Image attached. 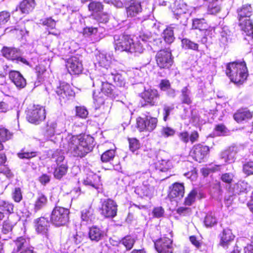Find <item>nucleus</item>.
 <instances>
[{"mask_svg": "<svg viewBox=\"0 0 253 253\" xmlns=\"http://www.w3.org/2000/svg\"><path fill=\"white\" fill-rule=\"evenodd\" d=\"M141 3L137 0H131L126 7V14L128 17H134L142 11Z\"/></svg>", "mask_w": 253, "mask_h": 253, "instance_id": "nucleus-16", "label": "nucleus"}, {"mask_svg": "<svg viewBox=\"0 0 253 253\" xmlns=\"http://www.w3.org/2000/svg\"><path fill=\"white\" fill-rule=\"evenodd\" d=\"M9 77L17 88H22L26 85V80L18 71H11L9 73Z\"/></svg>", "mask_w": 253, "mask_h": 253, "instance_id": "nucleus-19", "label": "nucleus"}, {"mask_svg": "<svg viewBox=\"0 0 253 253\" xmlns=\"http://www.w3.org/2000/svg\"><path fill=\"white\" fill-rule=\"evenodd\" d=\"M42 24L47 27L53 29L55 28L56 25V21L55 20L53 19L51 17H49L43 19L42 20Z\"/></svg>", "mask_w": 253, "mask_h": 253, "instance_id": "nucleus-56", "label": "nucleus"}, {"mask_svg": "<svg viewBox=\"0 0 253 253\" xmlns=\"http://www.w3.org/2000/svg\"><path fill=\"white\" fill-rule=\"evenodd\" d=\"M103 9V6L100 2L92 1L88 5V9L92 13H98Z\"/></svg>", "mask_w": 253, "mask_h": 253, "instance_id": "nucleus-40", "label": "nucleus"}, {"mask_svg": "<svg viewBox=\"0 0 253 253\" xmlns=\"http://www.w3.org/2000/svg\"><path fill=\"white\" fill-rule=\"evenodd\" d=\"M130 150L134 152L139 148L140 144L138 140L136 138L128 139Z\"/></svg>", "mask_w": 253, "mask_h": 253, "instance_id": "nucleus-53", "label": "nucleus"}, {"mask_svg": "<svg viewBox=\"0 0 253 253\" xmlns=\"http://www.w3.org/2000/svg\"><path fill=\"white\" fill-rule=\"evenodd\" d=\"M135 243V240L133 238L129 236H127L124 237L120 242V244L124 245L126 250L131 249Z\"/></svg>", "mask_w": 253, "mask_h": 253, "instance_id": "nucleus-39", "label": "nucleus"}, {"mask_svg": "<svg viewBox=\"0 0 253 253\" xmlns=\"http://www.w3.org/2000/svg\"><path fill=\"white\" fill-rule=\"evenodd\" d=\"M204 223L207 227H211L217 223V220L214 215L211 212L207 214L205 218Z\"/></svg>", "mask_w": 253, "mask_h": 253, "instance_id": "nucleus-41", "label": "nucleus"}, {"mask_svg": "<svg viewBox=\"0 0 253 253\" xmlns=\"http://www.w3.org/2000/svg\"><path fill=\"white\" fill-rule=\"evenodd\" d=\"M10 17V14L6 11H2L0 12V25L4 24L6 23Z\"/></svg>", "mask_w": 253, "mask_h": 253, "instance_id": "nucleus-62", "label": "nucleus"}, {"mask_svg": "<svg viewBox=\"0 0 253 253\" xmlns=\"http://www.w3.org/2000/svg\"><path fill=\"white\" fill-rule=\"evenodd\" d=\"M117 205L113 200L108 199L104 200L100 208V213L106 218H113L117 215Z\"/></svg>", "mask_w": 253, "mask_h": 253, "instance_id": "nucleus-9", "label": "nucleus"}, {"mask_svg": "<svg viewBox=\"0 0 253 253\" xmlns=\"http://www.w3.org/2000/svg\"><path fill=\"white\" fill-rule=\"evenodd\" d=\"M209 151V147L198 144L193 147L192 156L196 161L201 163L208 155Z\"/></svg>", "mask_w": 253, "mask_h": 253, "instance_id": "nucleus-14", "label": "nucleus"}, {"mask_svg": "<svg viewBox=\"0 0 253 253\" xmlns=\"http://www.w3.org/2000/svg\"><path fill=\"white\" fill-rule=\"evenodd\" d=\"M197 192L195 190H192L186 198L185 203L186 205L190 206L195 201Z\"/></svg>", "mask_w": 253, "mask_h": 253, "instance_id": "nucleus-52", "label": "nucleus"}, {"mask_svg": "<svg viewBox=\"0 0 253 253\" xmlns=\"http://www.w3.org/2000/svg\"><path fill=\"white\" fill-rule=\"evenodd\" d=\"M170 192L169 194V197L170 199H174L175 198L180 199L182 198L184 194V187L182 184L175 183L171 188H170Z\"/></svg>", "mask_w": 253, "mask_h": 253, "instance_id": "nucleus-20", "label": "nucleus"}, {"mask_svg": "<svg viewBox=\"0 0 253 253\" xmlns=\"http://www.w3.org/2000/svg\"><path fill=\"white\" fill-rule=\"evenodd\" d=\"M57 127V124L54 121H50L47 123L46 134L47 136L51 137L54 135L55 132V128Z\"/></svg>", "mask_w": 253, "mask_h": 253, "instance_id": "nucleus-44", "label": "nucleus"}, {"mask_svg": "<svg viewBox=\"0 0 253 253\" xmlns=\"http://www.w3.org/2000/svg\"><path fill=\"white\" fill-rule=\"evenodd\" d=\"M12 199L15 202L19 203L22 199L21 189L19 187L14 188L12 192Z\"/></svg>", "mask_w": 253, "mask_h": 253, "instance_id": "nucleus-47", "label": "nucleus"}, {"mask_svg": "<svg viewBox=\"0 0 253 253\" xmlns=\"http://www.w3.org/2000/svg\"><path fill=\"white\" fill-rule=\"evenodd\" d=\"M114 86L108 82H102L101 91L107 96L112 94Z\"/></svg>", "mask_w": 253, "mask_h": 253, "instance_id": "nucleus-45", "label": "nucleus"}, {"mask_svg": "<svg viewBox=\"0 0 253 253\" xmlns=\"http://www.w3.org/2000/svg\"><path fill=\"white\" fill-rule=\"evenodd\" d=\"M97 32L96 28L86 27L83 30V35L84 37H88L92 35L96 34Z\"/></svg>", "mask_w": 253, "mask_h": 253, "instance_id": "nucleus-61", "label": "nucleus"}, {"mask_svg": "<svg viewBox=\"0 0 253 253\" xmlns=\"http://www.w3.org/2000/svg\"><path fill=\"white\" fill-rule=\"evenodd\" d=\"M15 246L14 248V251L15 252H21L22 250L33 248L30 245L29 239L23 237L18 238L15 241Z\"/></svg>", "mask_w": 253, "mask_h": 253, "instance_id": "nucleus-24", "label": "nucleus"}, {"mask_svg": "<svg viewBox=\"0 0 253 253\" xmlns=\"http://www.w3.org/2000/svg\"><path fill=\"white\" fill-rule=\"evenodd\" d=\"M252 8L250 5H244L238 10L239 20L242 30L251 39L253 34V23L250 19L252 15Z\"/></svg>", "mask_w": 253, "mask_h": 253, "instance_id": "nucleus-3", "label": "nucleus"}, {"mask_svg": "<svg viewBox=\"0 0 253 253\" xmlns=\"http://www.w3.org/2000/svg\"><path fill=\"white\" fill-rule=\"evenodd\" d=\"M220 236V245L226 250V253H239L238 247L232 245L235 237L231 230L224 229Z\"/></svg>", "mask_w": 253, "mask_h": 253, "instance_id": "nucleus-4", "label": "nucleus"}, {"mask_svg": "<svg viewBox=\"0 0 253 253\" xmlns=\"http://www.w3.org/2000/svg\"><path fill=\"white\" fill-rule=\"evenodd\" d=\"M156 59L158 65L161 68L168 69L173 63L171 52L165 49L161 50L157 52Z\"/></svg>", "mask_w": 253, "mask_h": 253, "instance_id": "nucleus-8", "label": "nucleus"}, {"mask_svg": "<svg viewBox=\"0 0 253 253\" xmlns=\"http://www.w3.org/2000/svg\"><path fill=\"white\" fill-rule=\"evenodd\" d=\"M220 9V6L216 2H212L209 5L208 12L210 14H216Z\"/></svg>", "mask_w": 253, "mask_h": 253, "instance_id": "nucleus-50", "label": "nucleus"}, {"mask_svg": "<svg viewBox=\"0 0 253 253\" xmlns=\"http://www.w3.org/2000/svg\"><path fill=\"white\" fill-rule=\"evenodd\" d=\"M35 6L34 0H24L19 5V9L22 13H28Z\"/></svg>", "mask_w": 253, "mask_h": 253, "instance_id": "nucleus-29", "label": "nucleus"}, {"mask_svg": "<svg viewBox=\"0 0 253 253\" xmlns=\"http://www.w3.org/2000/svg\"><path fill=\"white\" fill-rule=\"evenodd\" d=\"M56 92L60 97V99L61 100L62 98L64 100L68 99L70 97L73 96L75 94L71 86L66 83L61 84L57 88Z\"/></svg>", "mask_w": 253, "mask_h": 253, "instance_id": "nucleus-18", "label": "nucleus"}, {"mask_svg": "<svg viewBox=\"0 0 253 253\" xmlns=\"http://www.w3.org/2000/svg\"><path fill=\"white\" fill-rule=\"evenodd\" d=\"M241 147L236 145H232L222 151L220 154V158L225 163L231 164L236 159V155L240 151Z\"/></svg>", "mask_w": 253, "mask_h": 253, "instance_id": "nucleus-11", "label": "nucleus"}, {"mask_svg": "<svg viewBox=\"0 0 253 253\" xmlns=\"http://www.w3.org/2000/svg\"><path fill=\"white\" fill-rule=\"evenodd\" d=\"M115 49L119 51H127L132 40L128 35H115L114 37Z\"/></svg>", "mask_w": 253, "mask_h": 253, "instance_id": "nucleus-10", "label": "nucleus"}, {"mask_svg": "<svg viewBox=\"0 0 253 253\" xmlns=\"http://www.w3.org/2000/svg\"><path fill=\"white\" fill-rule=\"evenodd\" d=\"M13 228V224L9 221H4L2 225V233L4 234H8L10 233Z\"/></svg>", "mask_w": 253, "mask_h": 253, "instance_id": "nucleus-54", "label": "nucleus"}, {"mask_svg": "<svg viewBox=\"0 0 253 253\" xmlns=\"http://www.w3.org/2000/svg\"><path fill=\"white\" fill-rule=\"evenodd\" d=\"M36 231L40 234L44 235L46 238H48V231L49 222L48 220L43 217L36 219L35 221Z\"/></svg>", "mask_w": 253, "mask_h": 253, "instance_id": "nucleus-15", "label": "nucleus"}, {"mask_svg": "<svg viewBox=\"0 0 253 253\" xmlns=\"http://www.w3.org/2000/svg\"><path fill=\"white\" fill-rule=\"evenodd\" d=\"M1 52L4 57L11 60H16L20 53L17 49L7 47H4Z\"/></svg>", "mask_w": 253, "mask_h": 253, "instance_id": "nucleus-26", "label": "nucleus"}, {"mask_svg": "<svg viewBox=\"0 0 253 253\" xmlns=\"http://www.w3.org/2000/svg\"><path fill=\"white\" fill-rule=\"evenodd\" d=\"M135 192L141 197H151L153 193V187L143 183L141 186L137 187Z\"/></svg>", "mask_w": 253, "mask_h": 253, "instance_id": "nucleus-27", "label": "nucleus"}, {"mask_svg": "<svg viewBox=\"0 0 253 253\" xmlns=\"http://www.w3.org/2000/svg\"><path fill=\"white\" fill-rule=\"evenodd\" d=\"M115 155V151L111 149L105 152L101 157V161L103 162H108L112 160Z\"/></svg>", "mask_w": 253, "mask_h": 253, "instance_id": "nucleus-42", "label": "nucleus"}, {"mask_svg": "<svg viewBox=\"0 0 253 253\" xmlns=\"http://www.w3.org/2000/svg\"><path fill=\"white\" fill-rule=\"evenodd\" d=\"M85 185L91 186L95 189H98L100 184V177L96 174L89 175L84 180Z\"/></svg>", "mask_w": 253, "mask_h": 253, "instance_id": "nucleus-28", "label": "nucleus"}, {"mask_svg": "<svg viewBox=\"0 0 253 253\" xmlns=\"http://www.w3.org/2000/svg\"><path fill=\"white\" fill-rule=\"evenodd\" d=\"M0 208L2 211L10 214L13 212L14 205L13 204L0 198Z\"/></svg>", "mask_w": 253, "mask_h": 253, "instance_id": "nucleus-37", "label": "nucleus"}, {"mask_svg": "<svg viewBox=\"0 0 253 253\" xmlns=\"http://www.w3.org/2000/svg\"><path fill=\"white\" fill-rule=\"evenodd\" d=\"M67 170V167L66 164L62 163L55 169L54 172V177L57 179H61L64 175Z\"/></svg>", "mask_w": 253, "mask_h": 253, "instance_id": "nucleus-36", "label": "nucleus"}, {"mask_svg": "<svg viewBox=\"0 0 253 253\" xmlns=\"http://www.w3.org/2000/svg\"><path fill=\"white\" fill-rule=\"evenodd\" d=\"M237 190L240 193H247L251 190V186L244 181H240L237 184Z\"/></svg>", "mask_w": 253, "mask_h": 253, "instance_id": "nucleus-46", "label": "nucleus"}, {"mask_svg": "<svg viewBox=\"0 0 253 253\" xmlns=\"http://www.w3.org/2000/svg\"><path fill=\"white\" fill-rule=\"evenodd\" d=\"M226 74L231 81L237 84H242L248 76L245 62L230 63L227 65Z\"/></svg>", "mask_w": 253, "mask_h": 253, "instance_id": "nucleus-2", "label": "nucleus"}, {"mask_svg": "<svg viewBox=\"0 0 253 253\" xmlns=\"http://www.w3.org/2000/svg\"><path fill=\"white\" fill-rule=\"evenodd\" d=\"M84 236L82 232H77L73 237V241L76 244L79 245L82 243Z\"/></svg>", "mask_w": 253, "mask_h": 253, "instance_id": "nucleus-59", "label": "nucleus"}, {"mask_svg": "<svg viewBox=\"0 0 253 253\" xmlns=\"http://www.w3.org/2000/svg\"><path fill=\"white\" fill-rule=\"evenodd\" d=\"M11 134L9 131L4 127H0V141L5 142L10 138Z\"/></svg>", "mask_w": 253, "mask_h": 253, "instance_id": "nucleus-48", "label": "nucleus"}, {"mask_svg": "<svg viewBox=\"0 0 253 253\" xmlns=\"http://www.w3.org/2000/svg\"><path fill=\"white\" fill-rule=\"evenodd\" d=\"M66 67L70 74H79L83 70L81 61L76 56H73L67 60Z\"/></svg>", "mask_w": 253, "mask_h": 253, "instance_id": "nucleus-13", "label": "nucleus"}, {"mask_svg": "<svg viewBox=\"0 0 253 253\" xmlns=\"http://www.w3.org/2000/svg\"><path fill=\"white\" fill-rule=\"evenodd\" d=\"M53 156L57 166H60L61 163H64L63 161L65 157L62 153L56 152L53 154Z\"/></svg>", "mask_w": 253, "mask_h": 253, "instance_id": "nucleus-60", "label": "nucleus"}, {"mask_svg": "<svg viewBox=\"0 0 253 253\" xmlns=\"http://www.w3.org/2000/svg\"><path fill=\"white\" fill-rule=\"evenodd\" d=\"M175 131L170 127H163L161 131V134L164 137L172 136L175 134Z\"/></svg>", "mask_w": 253, "mask_h": 253, "instance_id": "nucleus-49", "label": "nucleus"}, {"mask_svg": "<svg viewBox=\"0 0 253 253\" xmlns=\"http://www.w3.org/2000/svg\"><path fill=\"white\" fill-rule=\"evenodd\" d=\"M158 120L156 118L147 116L144 118L138 117L136 120L137 127L140 131H152L156 127Z\"/></svg>", "mask_w": 253, "mask_h": 253, "instance_id": "nucleus-7", "label": "nucleus"}, {"mask_svg": "<svg viewBox=\"0 0 253 253\" xmlns=\"http://www.w3.org/2000/svg\"><path fill=\"white\" fill-rule=\"evenodd\" d=\"M76 114L80 117L85 118L88 115V111L84 107H77Z\"/></svg>", "mask_w": 253, "mask_h": 253, "instance_id": "nucleus-58", "label": "nucleus"}, {"mask_svg": "<svg viewBox=\"0 0 253 253\" xmlns=\"http://www.w3.org/2000/svg\"><path fill=\"white\" fill-rule=\"evenodd\" d=\"M110 78L114 80L117 85L122 86L124 84L122 76L119 74H114L111 73Z\"/></svg>", "mask_w": 253, "mask_h": 253, "instance_id": "nucleus-55", "label": "nucleus"}, {"mask_svg": "<svg viewBox=\"0 0 253 253\" xmlns=\"http://www.w3.org/2000/svg\"><path fill=\"white\" fill-rule=\"evenodd\" d=\"M47 198L43 194H39L37 197L34 204V210L38 211L44 207L47 203Z\"/></svg>", "mask_w": 253, "mask_h": 253, "instance_id": "nucleus-31", "label": "nucleus"}, {"mask_svg": "<svg viewBox=\"0 0 253 253\" xmlns=\"http://www.w3.org/2000/svg\"><path fill=\"white\" fill-rule=\"evenodd\" d=\"M81 219L84 224L92 223L95 219L93 210L90 207L83 210L81 211Z\"/></svg>", "mask_w": 253, "mask_h": 253, "instance_id": "nucleus-23", "label": "nucleus"}, {"mask_svg": "<svg viewBox=\"0 0 253 253\" xmlns=\"http://www.w3.org/2000/svg\"><path fill=\"white\" fill-rule=\"evenodd\" d=\"M243 169L247 175L253 174V162H250L245 164L243 166Z\"/></svg>", "mask_w": 253, "mask_h": 253, "instance_id": "nucleus-57", "label": "nucleus"}, {"mask_svg": "<svg viewBox=\"0 0 253 253\" xmlns=\"http://www.w3.org/2000/svg\"><path fill=\"white\" fill-rule=\"evenodd\" d=\"M192 27L194 29L202 31L207 30L208 25L204 18L195 19L193 21Z\"/></svg>", "mask_w": 253, "mask_h": 253, "instance_id": "nucleus-33", "label": "nucleus"}, {"mask_svg": "<svg viewBox=\"0 0 253 253\" xmlns=\"http://www.w3.org/2000/svg\"><path fill=\"white\" fill-rule=\"evenodd\" d=\"M69 211L63 207L56 206L52 211L50 220L56 226L65 225L69 220Z\"/></svg>", "mask_w": 253, "mask_h": 253, "instance_id": "nucleus-5", "label": "nucleus"}, {"mask_svg": "<svg viewBox=\"0 0 253 253\" xmlns=\"http://www.w3.org/2000/svg\"><path fill=\"white\" fill-rule=\"evenodd\" d=\"M252 117V113L246 109L238 110L233 116L234 120L238 123H241L243 121L250 119Z\"/></svg>", "mask_w": 253, "mask_h": 253, "instance_id": "nucleus-25", "label": "nucleus"}, {"mask_svg": "<svg viewBox=\"0 0 253 253\" xmlns=\"http://www.w3.org/2000/svg\"><path fill=\"white\" fill-rule=\"evenodd\" d=\"M160 164L161 170L162 171H166L172 167L171 162L169 160H162Z\"/></svg>", "mask_w": 253, "mask_h": 253, "instance_id": "nucleus-51", "label": "nucleus"}, {"mask_svg": "<svg viewBox=\"0 0 253 253\" xmlns=\"http://www.w3.org/2000/svg\"><path fill=\"white\" fill-rule=\"evenodd\" d=\"M231 33L228 29L226 27L223 28L221 32V42L224 44L227 43L231 40Z\"/></svg>", "mask_w": 253, "mask_h": 253, "instance_id": "nucleus-43", "label": "nucleus"}, {"mask_svg": "<svg viewBox=\"0 0 253 253\" xmlns=\"http://www.w3.org/2000/svg\"><path fill=\"white\" fill-rule=\"evenodd\" d=\"M163 37L166 42L170 44L174 40L173 31L171 27L167 28L163 32Z\"/></svg>", "mask_w": 253, "mask_h": 253, "instance_id": "nucleus-34", "label": "nucleus"}, {"mask_svg": "<svg viewBox=\"0 0 253 253\" xmlns=\"http://www.w3.org/2000/svg\"><path fill=\"white\" fill-rule=\"evenodd\" d=\"M156 250L159 253H172V240L167 237H163L155 243Z\"/></svg>", "mask_w": 253, "mask_h": 253, "instance_id": "nucleus-12", "label": "nucleus"}, {"mask_svg": "<svg viewBox=\"0 0 253 253\" xmlns=\"http://www.w3.org/2000/svg\"><path fill=\"white\" fill-rule=\"evenodd\" d=\"M45 118V111L40 105H34L29 109L27 114L28 121L33 124H38Z\"/></svg>", "mask_w": 253, "mask_h": 253, "instance_id": "nucleus-6", "label": "nucleus"}, {"mask_svg": "<svg viewBox=\"0 0 253 253\" xmlns=\"http://www.w3.org/2000/svg\"><path fill=\"white\" fill-rule=\"evenodd\" d=\"M181 44L182 47L185 49L197 50H198L199 47V45L197 43H196L186 38L182 40Z\"/></svg>", "mask_w": 253, "mask_h": 253, "instance_id": "nucleus-38", "label": "nucleus"}, {"mask_svg": "<svg viewBox=\"0 0 253 253\" xmlns=\"http://www.w3.org/2000/svg\"><path fill=\"white\" fill-rule=\"evenodd\" d=\"M104 236V231L97 226H92L89 229L88 236L92 241L98 242L102 240Z\"/></svg>", "mask_w": 253, "mask_h": 253, "instance_id": "nucleus-21", "label": "nucleus"}, {"mask_svg": "<svg viewBox=\"0 0 253 253\" xmlns=\"http://www.w3.org/2000/svg\"><path fill=\"white\" fill-rule=\"evenodd\" d=\"M96 58L100 66L107 69L111 63L112 55L104 51L99 52L97 54Z\"/></svg>", "mask_w": 253, "mask_h": 253, "instance_id": "nucleus-22", "label": "nucleus"}, {"mask_svg": "<svg viewBox=\"0 0 253 253\" xmlns=\"http://www.w3.org/2000/svg\"><path fill=\"white\" fill-rule=\"evenodd\" d=\"M181 101L182 103L189 105L192 103L191 91L189 86L183 87L181 90Z\"/></svg>", "mask_w": 253, "mask_h": 253, "instance_id": "nucleus-30", "label": "nucleus"}, {"mask_svg": "<svg viewBox=\"0 0 253 253\" xmlns=\"http://www.w3.org/2000/svg\"><path fill=\"white\" fill-rule=\"evenodd\" d=\"M174 12L177 15L186 13L187 11V5L183 1H179L175 2Z\"/></svg>", "mask_w": 253, "mask_h": 253, "instance_id": "nucleus-35", "label": "nucleus"}, {"mask_svg": "<svg viewBox=\"0 0 253 253\" xmlns=\"http://www.w3.org/2000/svg\"><path fill=\"white\" fill-rule=\"evenodd\" d=\"M144 50L143 45L139 42H133L130 44V46L128 49L127 52H129L131 53H134L137 55L139 54L142 53Z\"/></svg>", "mask_w": 253, "mask_h": 253, "instance_id": "nucleus-32", "label": "nucleus"}, {"mask_svg": "<svg viewBox=\"0 0 253 253\" xmlns=\"http://www.w3.org/2000/svg\"><path fill=\"white\" fill-rule=\"evenodd\" d=\"M159 86L162 90L166 91L171 87V85L169 80H162L161 81Z\"/></svg>", "mask_w": 253, "mask_h": 253, "instance_id": "nucleus-64", "label": "nucleus"}, {"mask_svg": "<svg viewBox=\"0 0 253 253\" xmlns=\"http://www.w3.org/2000/svg\"><path fill=\"white\" fill-rule=\"evenodd\" d=\"M234 175L232 173H225L222 175L221 179L224 182L231 183L233 180Z\"/></svg>", "mask_w": 253, "mask_h": 253, "instance_id": "nucleus-63", "label": "nucleus"}, {"mask_svg": "<svg viewBox=\"0 0 253 253\" xmlns=\"http://www.w3.org/2000/svg\"><path fill=\"white\" fill-rule=\"evenodd\" d=\"M159 96L158 91L154 89L145 90L141 94V97L144 101L152 106L157 103Z\"/></svg>", "mask_w": 253, "mask_h": 253, "instance_id": "nucleus-17", "label": "nucleus"}, {"mask_svg": "<svg viewBox=\"0 0 253 253\" xmlns=\"http://www.w3.org/2000/svg\"><path fill=\"white\" fill-rule=\"evenodd\" d=\"M67 149L74 157H84L92 151L94 138L90 135L69 136Z\"/></svg>", "mask_w": 253, "mask_h": 253, "instance_id": "nucleus-1", "label": "nucleus"}]
</instances>
